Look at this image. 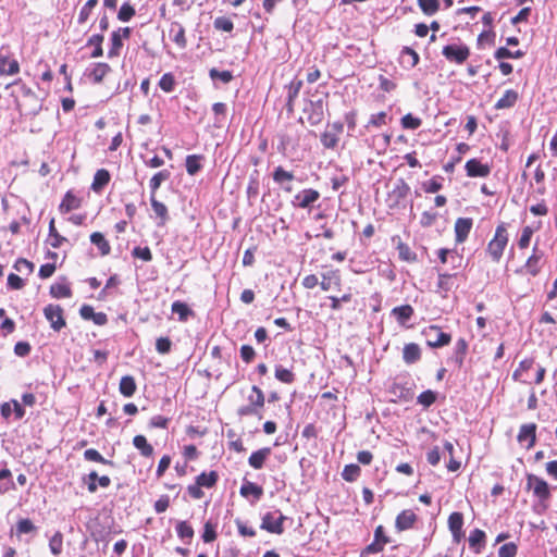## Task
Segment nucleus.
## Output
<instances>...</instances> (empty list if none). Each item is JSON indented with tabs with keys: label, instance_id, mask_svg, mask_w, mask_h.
Wrapping results in <instances>:
<instances>
[{
	"label": "nucleus",
	"instance_id": "nucleus-56",
	"mask_svg": "<svg viewBox=\"0 0 557 557\" xmlns=\"http://www.w3.org/2000/svg\"><path fill=\"white\" fill-rule=\"evenodd\" d=\"M98 4V0H87L84 7L81 9L77 22L79 24L85 23L92 11V9Z\"/></svg>",
	"mask_w": 557,
	"mask_h": 557
},
{
	"label": "nucleus",
	"instance_id": "nucleus-47",
	"mask_svg": "<svg viewBox=\"0 0 557 557\" xmlns=\"http://www.w3.org/2000/svg\"><path fill=\"white\" fill-rule=\"evenodd\" d=\"M436 399L437 393L432 389H426L417 397V403L422 405L424 408H429L436 401Z\"/></svg>",
	"mask_w": 557,
	"mask_h": 557
},
{
	"label": "nucleus",
	"instance_id": "nucleus-55",
	"mask_svg": "<svg viewBox=\"0 0 557 557\" xmlns=\"http://www.w3.org/2000/svg\"><path fill=\"white\" fill-rule=\"evenodd\" d=\"M401 126L406 129H417L421 126V119L412 115L411 113H407L401 117Z\"/></svg>",
	"mask_w": 557,
	"mask_h": 557
},
{
	"label": "nucleus",
	"instance_id": "nucleus-19",
	"mask_svg": "<svg viewBox=\"0 0 557 557\" xmlns=\"http://www.w3.org/2000/svg\"><path fill=\"white\" fill-rule=\"evenodd\" d=\"M110 180V172L106 169H99L94 175L90 188L92 189V191L100 194L103 190V188L109 184Z\"/></svg>",
	"mask_w": 557,
	"mask_h": 557
},
{
	"label": "nucleus",
	"instance_id": "nucleus-17",
	"mask_svg": "<svg viewBox=\"0 0 557 557\" xmlns=\"http://www.w3.org/2000/svg\"><path fill=\"white\" fill-rule=\"evenodd\" d=\"M391 314L397 320L401 326H407V322L414 314V310L410 305H403L392 309Z\"/></svg>",
	"mask_w": 557,
	"mask_h": 557
},
{
	"label": "nucleus",
	"instance_id": "nucleus-58",
	"mask_svg": "<svg viewBox=\"0 0 557 557\" xmlns=\"http://www.w3.org/2000/svg\"><path fill=\"white\" fill-rule=\"evenodd\" d=\"M386 124H387V113L382 111L376 114H372L370 116V120L368 121L366 128L381 127Z\"/></svg>",
	"mask_w": 557,
	"mask_h": 557
},
{
	"label": "nucleus",
	"instance_id": "nucleus-22",
	"mask_svg": "<svg viewBox=\"0 0 557 557\" xmlns=\"http://www.w3.org/2000/svg\"><path fill=\"white\" fill-rule=\"evenodd\" d=\"M301 87H302V81H300V79H294L286 86L287 99H286L285 107L288 112L294 111V102H295L296 98L298 97Z\"/></svg>",
	"mask_w": 557,
	"mask_h": 557
},
{
	"label": "nucleus",
	"instance_id": "nucleus-5",
	"mask_svg": "<svg viewBox=\"0 0 557 557\" xmlns=\"http://www.w3.org/2000/svg\"><path fill=\"white\" fill-rule=\"evenodd\" d=\"M527 486L529 490H533L534 496H536L541 502H546L549 499V497H550L549 485L542 478H539L535 474H528Z\"/></svg>",
	"mask_w": 557,
	"mask_h": 557
},
{
	"label": "nucleus",
	"instance_id": "nucleus-13",
	"mask_svg": "<svg viewBox=\"0 0 557 557\" xmlns=\"http://www.w3.org/2000/svg\"><path fill=\"white\" fill-rule=\"evenodd\" d=\"M473 220L471 218H458L455 222V240L462 244L469 236Z\"/></svg>",
	"mask_w": 557,
	"mask_h": 557
},
{
	"label": "nucleus",
	"instance_id": "nucleus-4",
	"mask_svg": "<svg viewBox=\"0 0 557 557\" xmlns=\"http://www.w3.org/2000/svg\"><path fill=\"white\" fill-rule=\"evenodd\" d=\"M324 101L323 99L308 100L304 108L307 121L311 126L319 125L324 119Z\"/></svg>",
	"mask_w": 557,
	"mask_h": 557
},
{
	"label": "nucleus",
	"instance_id": "nucleus-10",
	"mask_svg": "<svg viewBox=\"0 0 557 557\" xmlns=\"http://www.w3.org/2000/svg\"><path fill=\"white\" fill-rule=\"evenodd\" d=\"M320 198V193L312 188H306L299 191L294 199L292 205L301 209H310L312 205Z\"/></svg>",
	"mask_w": 557,
	"mask_h": 557
},
{
	"label": "nucleus",
	"instance_id": "nucleus-42",
	"mask_svg": "<svg viewBox=\"0 0 557 557\" xmlns=\"http://www.w3.org/2000/svg\"><path fill=\"white\" fill-rule=\"evenodd\" d=\"M103 35L102 34H95L91 37H89L87 41V46H92L94 50L90 54L91 58H100L103 55V49H102V42H103Z\"/></svg>",
	"mask_w": 557,
	"mask_h": 557
},
{
	"label": "nucleus",
	"instance_id": "nucleus-62",
	"mask_svg": "<svg viewBox=\"0 0 557 557\" xmlns=\"http://www.w3.org/2000/svg\"><path fill=\"white\" fill-rule=\"evenodd\" d=\"M134 15V7L128 2H124L119 10L117 18L122 22H128Z\"/></svg>",
	"mask_w": 557,
	"mask_h": 557
},
{
	"label": "nucleus",
	"instance_id": "nucleus-14",
	"mask_svg": "<svg viewBox=\"0 0 557 557\" xmlns=\"http://www.w3.org/2000/svg\"><path fill=\"white\" fill-rule=\"evenodd\" d=\"M517 441L522 444L524 442H528V448H531L534 446L536 441V424L535 423H528L522 424L520 426Z\"/></svg>",
	"mask_w": 557,
	"mask_h": 557
},
{
	"label": "nucleus",
	"instance_id": "nucleus-32",
	"mask_svg": "<svg viewBox=\"0 0 557 557\" xmlns=\"http://www.w3.org/2000/svg\"><path fill=\"white\" fill-rule=\"evenodd\" d=\"M15 534L21 535H34L37 532V527L28 518L20 519L15 524Z\"/></svg>",
	"mask_w": 557,
	"mask_h": 557
},
{
	"label": "nucleus",
	"instance_id": "nucleus-2",
	"mask_svg": "<svg viewBox=\"0 0 557 557\" xmlns=\"http://www.w3.org/2000/svg\"><path fill=\"white\" fill-rule=\"evenodd\" d=\"M421 334L424 336L426 345L431 348L447 346L451 341L450 334L443 332L438 325L424 327Z\"/></svg>",
	"mask_w": 557,
	"mask_h": 557
},
{
	"label": "nucleus",
	"instance_id": "nucleus-24",
	"mask_svg": "<svg viewBox=\"0 0 557 557\" xmlns=\"http://www.w3.org/2000/svg\"><path fill=\"white\" fill-rule=\"evenodd\" d=\"M389 540L385 535L384 528L379 525L374 532V542L367 547L368 553L376 554L382 550L383 545L388 543Z\"/></svg>",
	"mask_w": 557,
	"mask_h": 557
},
{
	"label": "nucleus",
	"instance_id": "nucleus-7",
	"mask_svg": "<svg viewBox=\"0 0 557 557\" xmlns=\"http://www.w3.org/2000/svg\"><path fill=\"white\" fill-rule=\"evenodd\" d=\"M45 318L50 322L53 331L60 332L65 325L63 309L59 305L50 304L44 309Z\"/></svg>",
	"mask_w": 557,
	"mask_h": 557
},
{
	"label": "nucleus",
	"instance_id": "nucleus-36",
	"mask_svg": "<svg viewBox=\"0 0 557 557\" xmlns=\"http://www.w3.org/2000/svg\"><path fill=\"white\" fill-rule=\"evenodd\" d=\"M171 176L169 170H162L156 173L149 181L150 195L156 196V191L160 188L161 184L168 181Z\"/></svg>",
	"mask_w": 557,
	"mask_h": 557
},
{
	"label": "nucleus",
	"instance_id": "nucleus-51",
	"mask_svg": "<svg viewBox=\"0 0 557 557\" xmlns=\"http://www.w3.org/2000/svg\"><path fill=\"white\" fill-rule=\"evenodd\" d=\"M275 377L282 383L290 384L295 381V374L283 366L275 367Z\"/></svg>",
	"mask_w": 557,
	"mask_h": 557
},
{
	"label": "nucleus",
	"instance_id": "nucleus-53",
	"mask_svg": "<svg viewBox=\"0 0 557 557\" xmlns=\"http://www.w3.org/2000/svg\"><path fill=\"white\" fill-rule=\"evenodd\" d=\"M251 394L248 396V404L255 405L259 408H262L264 406V394L263 392L257 386L253 385L251 387Z\"/></svg>",
	"mask_w": 557,
	"mask_h": 557
},
{
	"label": "nucleus",
	"instance_id": "nucleus-33",
	"mask_svg": "<svg viewBox=\"0 0 557 557\" xmlns=\"http://www.w3.org/2000/svg\"><path fill=\"white\" fill-rule=\"evenodd\" d=\"M239 493L243 497H248L252 495L255 499L259 500L263 495V488L262 486L257 485L256 483L245 481L240 486Z\"/></svg>",
	"mask_w": 557,
	"mask_h": 557
},
{
	"label": "nucleus",
	"instance_id": "nucleus-50",
	"mask_svg": "<svg viewBox=\"0 0 557 557\" xmlns=\"http://www.w3.org/2000/svg\"><path fill=\"white\" fill-rule=\"evenodd\" d=\"M84 458L88 461H95L102 465L113 466V461L103 458V456L95 448H88L84 451Z\"/></svg>",
	"mask_w": 557,
	"mask_h": 557
},
{
	"label": "nucleus",
	"instance_id": "nucleus-54",
	"mask_svg": "<svg viewBox=\"0 0 557 557\" xmlns=\"http://www.w3.org/2000/svg\"><path fill=\"white\" fill-rule=\"evenodd\" d=\"M246 193H247V197L249 199L256 198L258 196V194H259L258 171H255L253 174L250 175Z\"/></svg>",
	"mask_w": 557,
	"mask_h": 557
},
{
	"label": "nucleus",
	"instance_id": "nucleus-63",
	"mask_svg": "<svg viewBox=\"0 0 557 557\" xmlns=\"http://www.w3.org/2000/svg\"><path fill=\"white\" fill-rule=\"evenodd\" d=\"M213 26L218 30H223V32L230 33L234 28V23L228 17L219 16L214 20Z\"/></svg>",
	"mask_w": 557,
	"mask_h": 557
},
{
	"label": "nucleus",
	"instance_id": "nucleus-6",
	"mask_svg": "<svg viewBox=\"0 0 557 557\" xmlns=\"http://www.w3.org/2000/svg\"><path fill=\"white\" fill-rule=\"evenodd\" d=\"M410 193V186L404 178H398L393 189L388 193L387 202L391 209L397 208L403 200L407 198Z\"/></svg>",
	"mask_w": 557,
	"mask_h": 557
},
{
	"label": "nucleus",
	"instance_id": "nucleus-12",
	"mask_svg": "<svg viewBox=\"0 0 557 557\" xmlns=\"http://www.w3.org/2000/svg\"><path fill=\"white\" fill-rule=\"evenodd\" d=\"M465 170L469 177H486L491 173V166L475 158L466 162Z\"/></svg>",
	"mask_w": 557,
	"mask_h": 557
},
{
	"label": "nucleus",
	"instance_id": "nucleus-59",
	"mask_svg": "<svg viewBox=\"0 0 557 557\" xmlns=\"http://www.w3.org/2000/svg\"><path fill=\"white\" fill-rule=\"evenodd\" d=\"M260 409L261 408H259V407H257L255 405L247 404V405L240 406L237 409V414L239 417L257 416L259 419H262V416L260 413Z\"/></svg>",
	"mask_w": 557,
	"mask_h": 557
},
{
	"label": "nucleus",
	"instance_id": "nucleus-21",
	"mask_svg": "<svg viewBox=\"0 0 557 557\" xmlns=\"http://www.w3.org/2000/svg\"><path fill=\"white\" fill-rule=\"evenodd\" d=\"M468 351V342L465 338H459L454 347L450 360L460 369L463 366L465 357Z\"/></svg>",
	"mask_w": 557,
	"mask_h": 557
},
{
	"label": "nucleus",
	"instance_id": "nucleus-30",
	"mask_svg": "<svg viewBox=\"0 0 557 557\" xmlns=\"http://www.w3.org/2000/svg\"><path fill=\"white\" fill-rule=\"evenodd\" d=\"M79 206H81V200L71 190H69L64 195V197L59 206V210L62 213H67L72 210L77 209Z\"/></svg>",
	"mask_w": 557,
	"mask_h": 557
},
{
	"label": "nucleus",
	"instance_id": "nucleus-16",
	"mask_svg": "<svg viewBox=\"0 0 557 557\" xmlns=\"http://www.w3.org/2000/svg\"><path fill=\"white\" fill-rule=\"evenodd\" d=\"M416 521H417V515L412 510L406 509V510H403L396 517L395 528L397 529V531L401 532V531L412 528Z\"/></svg>",
	"mask_w": 557,
	"mask_h": 557
},
{
	"label": "nucleus",
	"instance_id": "nucleus-45",
	"mask_svg": "<svg viewBox=\"0 0 557 557\" xmlns=\"http://www.w3.org/2000/svg\"><path fill=\"white\" fill-rule=\"evenodd\" d=\"M22 89H23V92H24V96L26 97V99L35 102L34 106H32L29 108V110L26 112V114L32 115V116L37 115L39 113V111L41 110V104L39 103L35 92L32 91V89L26 86H23Z\"/></svg>",
	"mask_w": 557,
	"mask_h": 557
},
{
	"label": "nucleus",
	"instance_id": "nucleus-46",
	"mask_svg": "<svg viewBox=\"0 0 557 557\" xmlns=\"http://www.w3.org/2000/svg\"><path fill=\"white\" fill-rule=\"evenodd\" d=\"M176 533L183 541L189 542L194 536V530L187 521H180L176 524Z\"/></svg>",
	"mask_w": 557,
	"mask_h": 557
},
{
	"label": "nucleus",
	"instance_id": "nucleus-18",
	"mask_svg": "<svg viewBox=\"0 0 557 557\" xmlns=\"http://www.w3.org/2000/svg\"><path fill=\"white\" fill-rule=\"evenodd\" d=\"M421 359V348L416 343L406 344L403 348V360L406 364H413Z\"/></svg>",
	"mask_w": 557,
	"mask_h": 557
},
{
	"label": "nucleus",
	"instance_id": "nucleus-60",
	"mask_svg": "<svg viewBox=\"0 0 557 557\" xmlns=\"http://www.w3.org/2000/svg\"><path fill=\"white\" fill-rule=\"evenodd\" d=\"M443 177L442 176H434L429 182L423 184V189L425 193L434 194L442 189L443 185Z\"/></svg>",
	"mask_w": 557,
	"mask_h": 557
},
{
	"label": "nucleus",
	"instance_id": "nucleus-27",
	"mask_svg": "<svg viewBox=\"0 0 557 557\" xmlns=\"http://www.w3.org/2000/svg\"><path fill=\"white\" fill-rule=\"evenodd\" d=\"M519 99V95L513 89H508L504 92L503 97L497 100L494 108L496 110H504L512 108Z\"/></svg>",
	"mask_w": 557,
	"mask_h": 557
},
{
	"label": "nucleus",
	"instance_id": "nucleus-3",
	"mask_svg": "<svg viewBox=\"0 0 557 557\" xmlns=\"http://www.w3.org/2000/svg\"><path fill=\"white\" fill-rule=\"evenodd\" d=\"M442 54L450 63L462 64L470 55V49L465 44H449L443 47Z\"/></svg>",
	"mask_w": 557,
	"mask_h": 557
},
{
	"label": "nucleus",
	"instance_id": "nucleus-26",
	"mask_svg": "<svg viewBox=\"0 0 557 557\" xmlns=\"http://www.w3.org/2000/svg\"><path fill=\"white\" fill-rule=\"evenodd\" d=\"M150 203L157 218L160 219L158 226H164L169 220V211L166 206L163 202L157 200L156 196L153 195H150Z\"/></svg>",
	"mask_w": 557,
	"mask_h": 557
},
{
	"label": "nucleus",
	"instance_id": "nucleus-28",
	"mask_svg": "<svg viewBox=\"0 0 557 557\" xmlns=\"http://www.w3.org/2000/svg\"><path fill=\"white\" fill-rule=\"evenodd\" d=\"M205 157L202 154H189L185 160L186 172L194 176L202 169V160Z\"/></svg>",
	"mask_w": 557,
	"mask_h": 557
},
{
	"label": "nucleus",
	"instance_id": "nucleus-41",
	"mask_svg": "<svg viewBox=\"0 0 557 557\" xmlns=\"http://www.w3.org/2000/svg\"><path fill=\"white\" fill-rule=\"evenodd\" d=\"M456 274L442 273L438 271L437 292L448 293L454 288V276Z\"/></svg>",
	"mask_w": 557,
	"mask_h": 557
},
{
	"label": "nucleus",
	"instance_id": "nucleus-39",
	"mask_svg": "<svg viewBox=\"0 0 557 557\" xmlns=\"http://www.w3.org/2000/svg\"><path fill=\"white\" fill-rule=\"evenodd\" d=\"M90 242L97 246L100 250L101 256H107L111 251V247L109 242L104 238L103 234L100 232H95L90 235Z\"/></svg>",
	"mask_w": 557,
	"mask_h": 557
},
{
	"label": "nucleus",
	"instance_id": "nucleus-57",
	"mask_svg": "<svg viewBox=\"0 0 557 557\" xmlns=\"http://www.w3.org/2000/svg\"><path fill=\"white\" fill-rule=\"evenodd\" d=\"M159 87L165 92H172L175 87V78L172 73H165L159 81Z\"/></svg>",
	"mask_w": 557,
	"mask_h": 557
},
{
	"label": "nucleus",
	"instance_id": "nucleus-37",
	"mask_svg": "<svg viewBox=\"0 0 557 557\" xmlns=\"http://www.w3.org/2000/svg\"><path fill=\"white\" fill-rule=\"evenodd\" d=\"M50 295L58 299L69 298L72 296V290L65 282H57L50 286Z\"/></svg>",
	"mask_w": 557,
	"mask_h": 557
},
{
	"label": "nucleus",
	"instance_id": "nucleus-48",
	"mask_svg": "<svg viewBox=\"0 0 557 557\" xmlns=\"http://www.w3.org/2000/svg\"><path fill=\"white\" fill-rule=\"evenodd\" d=\"M397 250H398L399 258L401 260L407 261V262L417 261V253L413 252L407 244L399 242L397 245Z\"/></svg>",
	"mask_w": 557,
	"mask_h": 557
},
{
	"label": "nucleus",
	"instance_id": "nucleus-1",
	"mask_svg": "<svg viewBox=\"0 0 557 557\" xmlns=\"http://www.w3.org/2000/svg\"><path fill=\"white\" fill-rule=\"evenodd\" d=\"M508 244V233L506 224H499L495 230L493 239L487 245V252L491 255L493 261L498 262L504 253Z\"/></svg>",
	"mask_w": 557,
	"mask_h": 557
},
{
	"label": "nucleus",
	"instance_id": "nucleus-25",
	"mask_svg": "<svg viewBox=\"0 0 557 557\" xmlns=\"http://www.w3.org/2000/svg\"><path fill=\"white\" fill-rule=\"evenodd\" d=\"M170 36L172 40L181 48L185 49L187 46V40L185 37V28L178 22H173L170 28Z\"/></svg>",
	"mask_w": 557,
	"mask_h": 557
},
{
	"label": "nucleus",
	"instance_id": "nucleus-34",
	"mask_svg": "<svg viewBox=\"0 0 557 557\" xmlns=\"http://www.w3.org/2000/svg\"><path fill=\"white\" fill-rule=\"evenodd\" d=\"M136 382L132 375H124L120 381L119 391L124 397H132L136 392Z\"/></svg>",
	"mask_w": 557,
	"mask_h": 557
},
{
	"label": "nucleus",
	"instance_id": "nucleus-49",
	"mask_svg": "<svg viewBox=\"0 0 557 557\" xmlns=\"http://www.w3.org/2000/svg\"><path fill=\"white\" fill-rule=\"evenodd\" d=\"M110 39H111V48L108 52V57L111 59V58L117 57L120 54V50L123 47V41L121 39L120 32H115V30L111 34Z\"/></svg>",
	"mask_w": 557,
	"mask_h": 557
},
{
	"label": "nucleus",
	"instance_id": "nucleus-44",
	"mask_svg": "<svg viewBox=\"0 0 557 557\" xmlns=\"http://www.w3.org/2000/svg\"><path fill=\"white\" fill-rule=\"evenodd\" d=\"M420 10L428 16H432L440 10V0H417Z\"/></svg>",
	"mask_w": 557,
	"mask_h": 557
},
{
	"label": "nucleus",
	"instance_id": "nucleus-31",
	"mask_svg": "<svg viewBox=\"0 0 557 557\" xmlns=\"http://www.w3.org/2000/svg\"><path fill=\"white\" fill-rule=\"evenodd\" d=\"M20 72V64L14 59L0 55V74L1 75H15Z\"/></svg>",
	"mask_w": 557,
	"mask_h": 557
},
{
	"label": "nucleus",
	"instance_id": "nucleus-29",
	"mask_svg": "<svg viewBox=\"0 0 557 557\" xmlns=\"http://www.w3.org/2000/svg\"><path fill=\"white\" fill-rule=\"evenodd\" d=\"M172 313L178 315V321L186 322L189 317H194L195 312L188 307L187 304L176 300L172 304L171 307Z\"/></svg>",
	"mask_w": 557,
	"mask_h": 557
},
{
	"label": "nucleus",
	"instance_id": "nucleus-23",
	"mask_svg": "<svg viewBox=\"0 0 557 557\" xmlns=\"http://www.w3.org/2000/svg\"><path fill=\"white\" fill-rule=\"evenodd\" d=\"M111 71V67L108 63L99 62L94 63L92 67L88 72V77L92 81L94 84H100L103 81V77Z\"/></svg>",
	"mask_w": 557,
	"mask_h": 557
},
{
	"label": "nucleus",
	"instance_id": "nucleus-61",
	"mask_svg": "<svg viewBox=\"0 0 557 557\" xmlns=\"http://www.w3.org/2000/svg\"><path fill=\"white\" fill-rule=\"evenodd\" d=\"M209 76L211 79H220L224 84H228L233 79V74L231 71H219L214 67L209 71Z\"/></svg>",
	"mask_w": 557,
	"mask_h": 557
},
{
	"label": "nucleus",
	"instance_id": "nucleus-35",
	"mask_svg": "<svg viewBox=\"0 0 557 557\" xmlns=\"http://www.w3.org/2000/svg\"><path fill=\"white\" fill-rule=\"evenodd\" d=\"M133 445L140 451L143 457H151L153 455V447L148 443L144 435H136L133 438Z\"/></svg>",
	"mask_w": 557,
	"mask_h": 557
},
{
	"label": "nucleus",
	"instance_id": "nucleus-9",
	"mask_svg": "<svg viewBox=\"0 0 557 557\" xmlns=\"http://www.w3.org/2000/svg\"><path fill=\"white\" fill-rule=\"evenodd\" d=\"M544 257V252L541 251L537 246L535 245L533 247V252L532 255L528 258L527 262L524 263L523 267H521L520 269L516 270V273L518 274H523L524 272L525 273H529L530 275L532 276H536L540 271H541V260L543 259Z\"/></svg>",
	"mask_w": 557,
	"mask_h": 557
},
{
	"label": "nucleus",
	"instance_id": "nucleus-20",
	"mask_svg": "<svg viewBox=\"0 0 557 557\" xmlns=\"http://www.w3.org/2000/svg\"><path fill=\"white\" fill-rule=\"evenodd\" d=\"M270 455H271V448L263 447L261 449L253 451L249 456L248 463L251 468H253L256 470L262 469L265 460L269 458Z\"/></svg>",
	"mask_w": 557,
	"mask_h": 557
},
{
	"label": "nucleus",
	"instance_id": "nucleus-64",
	"mask_svg": "<svg viewBox=\"0 0 557 557\" xmlns=\"http://www.w3.org/2000/svg\"><path fill=\"white\" fill-rule=\"evenodd\" d=\"M215 527L216 525L214 523H212L210 520L205 523L203 532L201 535L205 543H210L215 540V537H216Z\"/></svg>",
	"mask_w": 557,
	"mask_h": 557
},
{
	"label": "nucleus",
	"instance_id": "nucleus-15",
	"mask_svg": "<svg viewBox=\"0 0 557 557\" xmlns=\"http://www.w3.org/2000/svg\"><path fill=\"white\" fill-rule=\"evenodd\" d=\"M486 535L485 532L480 529H474L470 532L468 543L471 552L475 555L482 553V548L485 546Z\"/></svg>",
	"mask_w": 557,
	"mask_h": 557
},
{
	"label": "nucleus",
	"instance_id": "nucleus-43",
	"mask_svg": "<svg viewBox=\"0 0 557 557\" xmlns=\"http://www.w3.org/2000/svg\"><path fill=\"white\" fill-rule=\"evenodd\" d=\"M273 181L276 184L284 185L285 183H290L295 176L293 172L286 171L282 166H276L272 174Z\"/></svg>",
	"mask_w": 557,
	"mask_h": 557
},
{
	"label": "nucleus",
	"instance_id": "nucleus-52",
	"mask_svg": "<svg viewBox=\"0 0 557 557\" xmlns=\"http://www.w3.org/2000/svg\"><path fill=\"white\" fill-rule=\"evenodd\" d=\"M360 467L355 463H350L345 466L342 476L347 482H354L357 480V478L360 475Z\"/></svg>",
	"mask_w": 557,
	"mask_h": 557
},
{
	"label": "nucleus",
	"instance_id": "nucleus-8",
	"mask_svg": "<svg viewBox=\"0 0 557 557\" xmlns=\"http://www.w3.org/2000/svg\"><path fill=\"white\" fill-rule=\"evenodd\" d=\"M285 519V516L280 510L267 512L262 517L261 529L271 533L281 534L283 532V522Z\"/></svg>",
	"mask_w": 557,
	"mask_h": 557
},
{
	"label": "nucleus",
	"instance_id": "nucleus-38",
	"mask_svg": "<svg viewBox=\"0 0 557 557\" xmlns=\"http://www.w3.org/2000/svg\"><path fill=\"white\" fill-rule=\"evenodd\" d=\"M219 480V474L216 471H210V472H201L197 478L196 482L201 487L211 488L213 487Z\"/></svg>",
	"mask_w": 557,
	"mask_h": 557
},
{
	"label": "nucleus",
	"instance_id": "nucleus-11",
	"mask_svg": "<svg viewBox=\"0 0 557 557\" xmlns=\"http://www.w3.org/2000/svg\"><path fill=\"white\" fill-rule=\"evenodd\" d=\"M463 527V515L455 511L448 517V528L451 532V536L455 543H460L465 539Z\"/></svg>",
	"mask_w": 557,
	"mask_h": 557
},
{
	"label": "nucleus",
	"instance_id": "nucleus-40",
	"mask_svg": "<svg viewBox=\"0 0 557 557\" xmlns=\"http://www.w3.org/2000/svg\"><path fill=\"white\" fill-rule=\"evenodd\" d=\"M66 242L67 238L58 233L54 226V219H51L49 222V244L52 248H60Z\"/></svg>",
	"mask_w": 557,
	"mask_h": 557
}]
</instances>
